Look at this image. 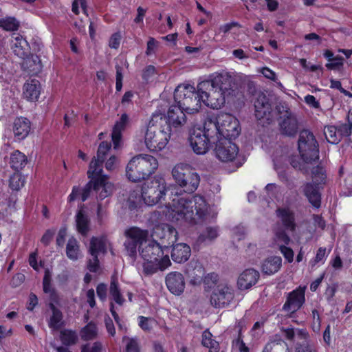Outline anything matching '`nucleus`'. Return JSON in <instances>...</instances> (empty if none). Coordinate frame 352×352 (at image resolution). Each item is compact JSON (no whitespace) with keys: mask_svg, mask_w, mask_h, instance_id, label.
<instances>
[{"mask_svg":"<svg viewBox=\"0 0 352 352\" xmlns=\"http://www.w3.org/2000/svg\"><path fill=\"white\" fill-rule=\"evenodd\" d=\"M158 168L157 159L148 154L133 157L126 166V176L129 181L139 182L150 177Z\"/></svg>","mask_w":352,"mask_h":352,"instance_id":"obj_6","label":"nucleus"},{"mask_svg":"<svg viewBox=\"0 0 352 352\" xmlns=\"http://www.w3.org/2000/svg\"><path fill=\"white\" fill-rule=\"evenodd\" d=\"M255 116L257 119L265 118L267 121L272 119V107L268 97L263 92L256 94L254 101Z\"/></svg>","mask_w":352,"mask_h":352,"instance_id":"obj_19","label":"nucleus"},{"mask_svg":"<svg viewBox=\"0 0 352 352\" xmlns=\"http://www.w3.org/2000/svg\"><path fill=\"white\" fill-rule=\"evenodd\" d=\"M10 164L13 169L19 170L26 165L27 157L23 153L16 150L11 154Z\"/></svg>","mask_w":352,"mask_h":352,"instance_id":"obj_33","label":"nucleus"},{"mask_svg":"<svg viewBox=\"0 0 352 352\" xmlns=\"http://www.w3.org/2000/svg\"><path fill=\"white\" fill-rule=\"evenodd\" d=\"M96 293L98 298L104 301L107 297V287L104 284L100 283L96 287Z\"/></svg>","mask_w":352,"mask_h":352,"instance_id":"obj_62","label":"nucleus"},{"mask_svg":"<svg viewBox=\"0 0 352 352\" xmlns=\"http://www.w3.org/2000/svg\"><path fill=\"white\" fill-rule=\"evenodd\" d=\"M306 286H299L288 293L283 309L289 313H294L301 308L305 302Z\"/></svg>","mask_w":352,"mask_h":352,"instance_id":"obj_18","label":"nucleus"},{"mask_svg":"<svg viewBox=\"0 0 352 352\" xmlns=\"http://www.w3.org/2000/svg\"><path fill=\"white\" fill-rule=\"evenodd\" d=\"M212 333L208 330H205L202 333L201 344L209 349L208 352H219V343L212 338Z\"/></svg>","mask_w":352,"mask_h":352,"instance_id":"obj_36","label":"nucleus"},{"mask_svg":"<svg viewBox=\"0 0 352 352\" xmlns=\"http://www.w3.org/2000/svg\"><path fill=\"white\" fill-rule=\"evenodd\" d=\"M190 254V248L186 243H177L172 249V258L175 262L179 263L186 262L189 258Z\"/></svg>","mask_w":352,"mask_h":352,"instance_id":"obj_29","label":"nucleus"},{"mask_svg":"<svg viewBox=\"0 0 352 352\" xmlns=\"http://www.w3.org/2000/svg\"><path fill=\"white\" fill-rule=\"evenodd\" d=\"M331 252V249L329 250H327L326 248H320L317 252L316 255L313 260L311 261V263L312 265H315L317 263H321L322 264L324 263L327 257Z\"/></svg>","mask_w":352,"mask_h":352,"instance_id":"obj_49","label":"nucleus"},{"mask_svg":"<svg viewBox=\"0 0 352 352\" xmlns=\"http://www.w3.org/2000/svg\"><path fill=\"white\" fill-rule=\"evenodd\" d=\"M276 215L285 229L294 232L296 228L295 213L289 206L278 207L276 210Z\"/></svg>","mask_w":352,"mask_h":352,"instance_id":"obj_22","label":"nucleus"},{"mask_svg":"<svg viewBox=\"0 0 352 352\" xmlns=\"http://www.w3.org/2000/svg\"><path fill=\"white\" fill-rule=\"evenodd\" d=\"M188 276L191 278V282L193 284L199 283L204 278V269L198 263H195L194 266L189 265L186 270Z\"/></svg>","mask_w":352,"mask_h":352,"instance_id":"obj_32","label":"nucleus"},{"mask_svg":"<svg viewBox=\"0 0 352 352\" xmlns=\"http://www.w3.org/2000/svg\"><path fill=\"white\" fill-rule=\"evenodd\" d=\"M162 212L166 219L179 223L198 224L210 219L208 205L204 197L179 196L175 195L164 208Z\"/></svg>","mask_w":352,"mask_h":352,"instance_id":"obj_1","label":"nucleus"},{"mask_svg":"<svg viewBox=\"0 0 352 352\" xmlns=\"http://www.w3.org/2000/svg\"><path fill=\"white\" fill-rule=\"evenodd\" d=\"M67 256L72 260L76 261L80 256L78 241L74 238H70L66 247Z\"/></svg>","mask_w":352,"mask_h":352,"instance_id":"obj_37","label":"nucleus"},{"mask_svg":"<svg viewBox=\"0 0 352 352\" xmlns=\"http://www.w3.org/2000/svg\"><path fill=\"white\" fill-rule=\"evenodd\" d=\"M311 179L313 183L307 182L301 188L311 205L319 208L321 205V195L318 186L325 182L326 174L324 168L321 166L314 167L311 170Z\"/></svg>","mask_w":352,"mask_h":352,"instance_id":"obj_10","label":"nucleus"},{"mask_svg":"<svg viewBox=\"0 0 352 352\" xmlns=\"http://www.w3.org/2000/svg\"><path fill=\"white\" fill-rule=\"evenodd\" d=\"M76 222L78 231L82 235H85L89 230V221L82 210L76 214Z\"/></svg>","mask_w":352,"mask_h":352,"instance_id":"obj_39","label":"nucleus"},{"mask_svg":"<svg viewBox=\"0 0 352 352\" xmlns=\"http://www.w3.org/2000/svg\"><path fill=\"white\" fill-rule=\"evenodd\" d=\"M168 190L164 178L155 177L152 180L144 183L141 196L138 197L131 193L129 201L131 208H137L142 201L147 206H154L164 199Z\"/></svg>","mask_w":352,"mask_h":352,"instance_id":"obj_4","label":"nucleus"},{"mask_svg":"<svg viewBox=\"0 0 352 352\" xmlns=\"http://www.w3.org/2000/svg\"><path fill=\"white\" fill-rule=\"evenodd\" d=\"M60 340L65 345H72L76 343L77 336L74 331L64 330L60 332Z\"/></svg>","mask_w":352,"mask_h":352,"instance_id":"obj_47","label":"nucleus"},{"mask_svg":"<svg viewBox=\"0 0 352 352\" xmlns=\"http://www.w3.org/2000/svg\"><path fill=\"white\" fill-rule=\"evenodd\" d=\"M50 307L52 310V316L50 318L49 326L52 329H58L62 324V314L52 303H50Z\"/></svg>","mask_w":352,"mask_h":352,"instance_id":"obj_40","label":"nucleus"},{"mask_svg":"<svg viewBox=\"0 0 352 352\" xmlns=\"http://www.w3.org/2000/svg\"><path fill=\"white\" fill-rule=\"evenodd\" d=\"M218 138L216 135L210 136L206 129V120L204 123V129L194 128L190 133L189 142L193 151L197 155L206 154L210 144L217 142Z\"/></svg>","mask_w":352,"mask_h":352,"instance_id":"obj_13","label":"nucleus"},{"mask_svg":"<svg viewBox=\"0 0 352 352\" xmlns=\"http://www.w3.org/2000/svg\"><path fill=\"white\" fill-rule=\"evenodd\" d=\"M109 241L105 237H93L90 242L89 253L92 256L87 265L90 272H96L99 269L98 256L100 253H105Z\"/></svg>","mask_w":352,"mask_h":352,"instance_id":"obj_16","label":"nucleus"},{"mask_svg":"<svg viewBox=\"0 0 352 352\" xmlns=\"http://www.w3.org/2000/svg\"><path fill=\"white\" fill-rule=\"evenodd\" d=\"M302 341V344H297L296 352H317L316 346L309 341V338Z\"/></svg>","mask_w":352,"mask_h":352,"instance_id":"obj_53","label":"nucleus"},{"mask_svg":"<svg viewBox=\"0 0 352 352\" xmlns=\"http://www.w3.org/2000/svg\"><path fill=\"white\" fill-rule=\"evenodd\" d=\"M109 293L111 298L116 304L120 306L122 305L124 302V298L120 292V289L118 287V283L114 278H112L111 282Z\"/></svg>","mask_w":352,"mask_h":352,"instance_id":"obj_38","label":"nucleus"},{"mask_svg":"<svg viewBox=\"0 0 352 352\" xmlns=\"http://www.w3.org/2000/svg\"><path fill=\"white\" fill-rule=\"evenodd\" d=\"M305 102L309 107H313L314 109H318L320 107L319 102L316 100L315 96L312 95H307L305 97Z\"/></svg>","mask_w":352,"mask_h":352,"instance_id":"obj_60","label":"nucleus"},{"mask_svg":"<svg viewBox=\"0 0 352 352\" xmlns=\"http://www.w3.org/2000/svg\"><path fill=\"white\" fill-rule=\"evenodd\" d=\"M121 40V35L120 33L113 34L109 41V45L111 48L117 49L118 48Z\"/></svg>","mask_w":352,"mask_h":352,"instance_id":"obj_58","label":"nucleus"},{"mask_svg":"<svg viewBox=\"0 0 352 352\" xmlns=\"http://www.w3.org/2000/svg\"><path fill=\"white\" fill-rule=\"evenodd\" d=\"M25 280V276L23 274L18 273L15 274L11 280V285L14 287H16L21 285Z\"/></svg>","mask_w":352,"mask_h":352,"instance_id":"obj_61","label":"nucleus"},{"mask_svg":"<svg viewBox=\"0 0 352 352\" xmlns=\"http://www.w3.org/2000/svg\"><path fill=\"white\" fill-rule=\"evenodd\" d=\"M215 157L221 162H231L237 157L239 152L238 146L228 138H218L214 143Z\"/></svg>","mask_w":352,"mask_h":352,"instance_id":"obj_14","label":"nucleus"},{"mask_svg":"<svg viewBox=\"0 0 352 352\" xmlns=\"http://www.w3.org/2000/svg\"><path fill=\"white\" fill-rule=\"evenodd\" d=\"M157 265L156 267V271L158 269L164 270L170 265V261L167 255L164 256L163 254L162 256L160 257L159 260L157 261Z\"/></svg>","mask_w":352,"mask_h":352,"instance_id":"obj_57","label":"nucleus"},{"mask_svg":"<svg viewBox=\"0 0 352 352\" xmlns=\"http://www.w3.org/2000/svg\"><path fill=\"white\" fill-rule=\"evenodd\" d=\"M171 173L175 182L186 191L194 192L198 188L200 177L190 165L177 164L173 168Z\"/></svg>","mask_w":352,"mask_h":352,"instance_id":"obj_9","label":"nucleus"},{"mask_svg":"<svg viewBox=\"0 0 352 352\" xmlns=\"http://www.w3.org/2000/svg\"><path fill=\"white\" fill-rule=\"evenodd\" d=\"M157 46V42L154 38L151 37L147 43V48L146 51V55L149 56L154 53Z\"/></svg>","mask_w":352,"mask_h":352,"instance_id":"obj_64","label":"nucleus"},{"mask_svg":"<svg viewBox=\"0 0 352 352\" xmlns=\"http://www.w3.org/2000/svg\"><path fill=\"white\" fill-rule=\"evenodd\" d=\"M166 283L169 291L174 294L179 295L184 292L185 281L181 273H169L166 278Z\"/></svg>","mask_w":352,"mask_h":352,"instance_id":"obj_24","label":"nucleus"},{"mask_svg":"<svg viewBox=\"0 0 352 352\" xmlns=\"http://www.w3.org/2000/svg\"><path fill=\"white\" fill-rule=\"evenodd\" d=\"M19 26V22L14 17L7 16L0 19V27L6 31L16 30Z\"/></svg>","mask_w":352,"mask_h":352,"instance_id":"obj_43","label":"nucleus"},{"mask_svg":"<svg viewBox=\"0 0 352 352\" xmlns=\"http://www.w3.org/2000/svg\"><path fill=\"white\" fill-rule=\"evenodd\" d=\"M233 78L228 72L215 74L210 79L198 83L204 104L212 109H220L226 102V95L231 89Z\"/></svg>","mask_w":352,"mask_h":352,"instance_id":"obj_3","label":"nucleus"},{"mask_svg":"<svg viewBox=\"0 0 352 352\" xmlns=\"http://www.w3.org/2000/svg\"><path fill=\"white\" fill-rule=\"evenodd\" d=\"M166 119L168 123L166 126H170V129L171 127H182L186 122L185 109L178 103L172 104L168 109Z\"/></svg>","mask_w":352,"mask_h":352,"instance_id":"obj_20","label":"nucleus"},{"mask_svg":"<svg viewBox=\"0 0 352 352\" xmlns=\"http://www.w3.org/2000/svg\"><path fill=\"white\" fill-rule=\"evenodd\" d=\"M41 94V84L38 80L32 79L27 80L23 85V96L28 100L36 101Z\"/></svg>","mask_w":352,"mask_h":352,"instance_id":"obj_28","label":"nucleus"},{"mask_svg":"<svg viewBox=\"0 0 352 352\" xmlns=\"http://www.w3.org/2000/svg\"><path fill=\"white\" fill-rule=\"evenodd\" d=\"M126 240L124 242V247L128 255L134 258L137 255V246L140 250L141 243L148 239V232L146 230L138 228H131L125 232Z\"/></svg>","mask_w":352,"mask_h":352,"instance_id":"obj_15","label":"nucleus"},{"mask_svg":"<svg viewBox=\"0 0 352 352\" xmlns=\"http://www.w3.org/2000/svg\"><path fill=\"white\" fill-rule=\"evenodd\" d=\"M123 342L126 344V352H140L139 344L136 338L124 337Z\"/></svg>","mask_w":352,"mask_h":352,"instance_id":"obj_52","label":"nucleus"},{"mask_svg":"<svg viewBox=\"0 0 352 352\" xmlns=\"http://www.w3.org/2000/svg\"><path fill=\"white\" fill-rule=\"evenodd\" d=\"M324 134L327 140L331 144H337L341 140L338 128L335 126H326L324 129Z\"/></svg>","mask_w":352,"mask_h":352,"instance_id":"obj_41","label":"nucleus"},{"mask_svg":"<svg viewBox=\"0 0 352 352\" xmlns=\"http://www.w3.org/2000/svg\"><path fill=\"white\" fill-rule=\"evenodd\" d=\"M282 265V258L280 256H270L261 264V271L267 275H272L277 272Z\"/></svg>","mask_w":352,"mask_h":352,"instance_id":"obj_31","label":"nucleus"},{"mask_svg":"<svg viewBox=\"0 0 352 352\" xmlns=\"http://www.w3.org/2000/svg\"><path fill=\"white\" fill-rule=\"evenodd\" d=\"M344 64V59L342 56H335L334 60L326 64V67L330 70L336 69L342 67Z\"/></svg>","mask_w":352,"mask_h":352,"instance_id":"obj_56","label":"nucleus"},{"mask_svg":"<svg viewBox=\"0 0 352 352\" xmlns=\"http://www.w3.org/2000/svg\"><path fill=\"white\" fill-rule=\"evenodd\" d=\"M156 323V320L152 318L144 317L142 316L138 317L139 326L144 331H150Z\"/></svg>","mask_w":352,"mask_h":352,"instance_id":"obj_48","label":"nucleus"},{"mask_svg":"<svg viewBox=\"0 0 352 352\" xmlns=\"http://www.w3.org/2000/svg\"><path fill=\"white\" fill-rule=\"evenodd\" d=\"M170 136V126L157 127L150 123L144 134V144L151 152L161 151L166 148Z\"/></svg>","mask_w":352,"mask_h":352,"instance_id":"obj_8","label":"nucleus"},{"mask_svg":"<svg viewBox=\"0 0 352 352\" xmlns=\"http://www.w3.org/2000/svg\"><path fill=\"white\" fill-rule=\"evenodd\" d=\"M139 252L144 261L143 264L144 272L147 274L155 273L157 265V261L164 254L162 246L155 241H150L146 239L143 243H141Z\"/></svg>","mask_w":352,"mask_h":352,"instance_id":"obj_11","label":"nucleus"},{"mask_svg":"<svg viewBox=\"0 0 352 352\" xmlns=\"http://www.w3.org/2000/svg\"><path fill=\"white\" fill-rule=\"evenodd\" d=\"M174 98L187 113H197L204 104L202 93L190 85H179L175 89Z\"/></svg>","mask_w":352,"mask_h":352,"instance_id":"obj_7","label":"nucleus"},{"mask_svg":"<svg viewBox=\"0 0 352 352\" xmlns=\"http://www.w3.org/2000/svg\"><path fill=\"white\" fill-rule=\"evenodd\" d=\"M97 335L96 326L90 322L86 325L81 331V337L85 340L94 339Z\"/></svg>","mask_w":352,"mask_h":352,"instance_id":"obj_46","label":"nucleus"},{"mask_svg":"<svg viewBox=\"0 0 352 352\" xmlns=\"http://www.w3.org/2000/svg\"><path fill=\"white\" fill-rule=\"evenodd\" d=\"M30 122L25 118H16L12 124V133L14 141L19 142L24 140L30 131Z\"/></svg>","mask_w":352,"mask_h":352,"instance_id":"obj_23","label":"nucleus"},{"mask_svg":"<svg viewBox=\"0 0 352 352\" xmlns=\"http://www.w3.org/2000/svg\"><path fill=\"white\" fill-rule=\"evenodd\" d=\"M285 348L288 350L287 344L285 342L280 339L268 342L265 345L263 352H278L280 349L283 351Z\"/></svg>","mask_w":352,"mask_h":352,"instance_id":"obj_44","label":"nucleus"},{"mask_svg":"<svg viewBox=\"0 0 352 352\" xmlns=\"http://www.w3.org/2000/svg\"><path fill=\"white\" fill-rule=\"evenodd\" d=\"M0 79L6 82H10L12 79V74L3 65L0 66Z\"/></svg>","mask_w":352,"mask_h":352,"instance_id":"obj_63","label":"nucleus"},{"mask_svg":"<svg viewBox=\"0 0 352 352\" xmlns=\"http://www.w3.org/2000/svg\"><path fill=\"white\" fill-rule=\"evenodd\" d=\"M279 126L281 133L287 136H294L298 130V122L296 116L286 111L279 118Z\"/></svg>","mask_w":352,"mask_h":352,"instance_id":"obj_21","label":"nucleus"},{"mask_svg":"<svg viewBox=\"0 0 352 352\" xmlns=\"http://www.w3.org/2000/svg\"><path fill=\"white\" fill-rule=\"evenodd\" d=\"M111 144L106 142L100 144L97 156L90 162L87 171L90 181L80 190L79 187L74 186L68 197L69 202L74 201L81 195L82 201L87 200L91 195L96 194L98 199H104L109 197L113 190V185L109 181L107 175L102 174V164L109 149Z\"/></svg>","mask_w":352,"mask_h":352,"instance_id":"obj_2","label":"nucleus"},{"mask_svg":"<svg viewBox=\"0 0 352 352\" xmlns=\"http://www.w3.org/2000/svg\"><path fill=\"white\" fill-rule=\"evenodd\" d=\"M218 236V230L216 228L209 227L206 228L204 233L200 234L198 238V241L200 243L206 242V241H211Z\"/></svg>","mask_w":352,"mask_h":352,"instance_id":"obj_50","label":"nucleus"},{"mask_svg":"<svg viewBox=\"0 0 352 352\" xmlns=\"http://www.w3.org/2000/svg\"><path fill=\"white\" fill-rule=\"evenodd\" d=\"M298 151L305 163H311L319 157L318 144L313 135L308 130L300 132L298 140Z\"/></svg>","mask_w":352,"mask_h":352,"instance_id":"obj_12","label":"nucleus"},{"mask_svg":"<svg viewBox=\"0 0 352 352\" xmlns=\"http://www.w3.org/2000/svg\"><path fill=\"white\" fill-rule=\"evenodd\" d=\"M285 230V228H281L278 224L274 226L273 228L274 241L277 243L278 247H280V245H289L291 241V239L286 233Z\"/></svg>","mask_w":352,"mask_h":352,"instance_id":"obj_35","label":"nucleus"},{"mask_svg":"<svg viewBox=\"0 0 352 352\" xmlns=\"http://www.w3.org/2000/svg\"><path fill=\"white\" fill-rule=\"evenodd\" d=\"M234 298L232 288L226 283L218 285L210 296V303L214 307H224Z\"/></svg>","mask_w":352,"mask_h":352,"instance_id":"obj_17","label":"nucleus"},{"mask_svg":"<svg viewBox=\"0 0 352 352\" xmlns=\"http://www.w3.org/2000/svg\"><path fill=\"white\" fill-rule=\"evenodd\" d=\"M128 122L129 117L126 113L122 114L120 120L116 122L111 134L115 148H118L121 140L122 132L126 129Z\"/></svg>","mask_w":352,"mask_h":352,"instance_id":"obj_30","label":"nucleus"},{"mask_svg":"<svg viewBox=\"0 0 352 352\" xmlns=\"http://www.w3.org/2000/svg\"><path fill=\"white\" fill-rule=\"evenodd\" d=\"M25 184V177L19 172L14 173L9 180L10 188L13 190H20Z\"/></svg>","mask_w":352,"mask_h":352,"instance_id":"obj_42","label":"nucleus"},{"mask_svg":"<svg viewBox=\"0 0 352 352\" xmlns=\"http://www.w3.org/2000/svg\"><path fill=\"white\" fill-rule=\"evenodd\" d=\"M43 291L46 294H49L51 296L55 295L54 290L51 285V272L49 270H46L43 280Z\"/></svg>","mask_w":352,"mask_h":352,"instance_id":"obj_51","label":"nucleus"},{"mask_svg":"<svg viewBox=\"0 0 352 352\" xmlns=\"http://www.w3.org/2000/svg\"><path fill=\"white\" fill-rule=\"evenodd\" d=\"M102 346L98 342H95L92 345L87 344L83 346L82 352H101Z\"/></svg>","mask_w":352,"mask_h":352,"instance_id":"obj_59","label":"nucleus"},{"mask_svg":"<svg viewBox=\"0 0 352 352\" xmlns=\"http://www.w3.org/2000/svg\"><path fill=\"white\" fill-rule=\"evenodd\" d=\"M338 133L340 138L348 137L351 135L352 131V111H350L348 115V123L342 124L338 127Z\"/></svg>","mask_w":352,"mask_h":352,"instance_id":"obj_45","label":"nucleus"},{"mask_svg":"<svg viewBox=\"0 0 352 352\" xmlns=\"http://www.w3.org/2000/svg\"><path fill=\"white\" fill-rule=\"evenodd\" d=\"M12 49L14 53L21 58H25L30 54L28 41L18 33L12 35Z\"/></svg>","mask_w":352,"mask_h":352,"instance_id":"obj_26","label":"nucleus"},{"mask_svg":"<svg viewBox=\"0 0 352 352\" xmlns=\"http://www.w3.org/2000/svg\"><path fill=\"white\" fill-rule=\"evenodd\" d=\"M279 250L281 252V254L283 255L285 259L288 263H292L294 261V251L292 248L284 245H280Z\"/></svg>","mask_w":352,"mask_h":352,"instance_id":"obj_55","label":"nucleus"},{"mask_svg":"<svg viewBox=\"0 0 352 352\" xmlns=\"http://www.w3.org/2000/svg\"><path fill=\"white\" fill-rule=\"evenodd\" d=\"M206 129L210 136L217 138H236L240 133L238 120L228 113H221L217 117L206 119Z\"/></svg>","mask_w":352,"mask_h":352,"instance_id":"obj_5","label":"nucleus"},{"mask_svg":"<svg viewBox=\"0 0 352 352\" xmlns=\"http://www.w3.org/2000/svg\"><path fill=\"white\" fill-rule=\"evenodd\" d=\"M259 278V274L253 269L243 271L239 276L237 285L239 289H248L255 285Z\"/></svg>","mask_w":352,"mask_h":352,"instance_id":"obj_27","label":"nucleus"},{"mask_svg":"<svg viewBox=\"0 0 352 352\" xmlns=\"http://www.w3.org/2000/svg\"><path fill=\"white\" fill-rule=\"evenodd\" d=\"M261 74L267 79H270L274 82H276L278 86L283 87V85L280 82H277V77L276 73L269 67H263L261 70Z\"/></svg>","mask_w":352,"mask_h":352,"instance_id":"obj_54","label":"nucleus"},{"mask_svg":"<svg viewBox=\"0 0 352 352\" xmlns=\"http://www.w3.org/2000/svg\"><path fill=\"white\" fill-rule=\"evenodd\" d=\"M153 236L156 238L166 239L168 245H170L176 241L177 232L168 224H160L153 228Z\"/></svg>","mask_w":352,"mask_h":352,"instance_id":"obj_25","label":"nucleus"},{"mask_svg":"<svg viewBox=\"0 0 352 352\" xmlns=\"http://www.w3.org/2000/svg\"><path fill=\"white\" fill-rule=\"evenodd\" d=\"M284 336L288 340H293L296 338L298 340H306L309 338V333L304 329L286 328L283 329Z\"/></svg>","mask_w":352,"mask_h":352,"instance_id":"obj_34","label":"nucleus"}]
</instances>
